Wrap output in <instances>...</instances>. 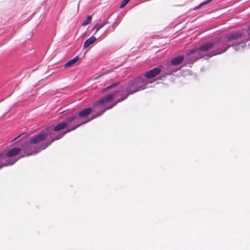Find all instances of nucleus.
<instances>
[{
	"label": "nucleus",
	"mask_w": 250,
	"mask_h": 250,
	"mask_svg": "<svg viewBox=\"0 0 250 250\" xmlns=\"http://www.w3.org/2000/svg\"><path fill=\"white\" fill-rule=\"evenodd\" d=\"M47 134L40 132L30 137L28 140L25 141L21 146V151L22 153L18 157L19 159L23 157H28L36 155L42 150L49 146L54 140H46L39 146L37 145L47 138Z\"/></svg>",
	"instance_id": "1"
},
{
	"label": "nucleus",
	"mask_w": 250,
	"mask_h": 250,
	"mask_svg": "<svg viewBox=\"0 0 250 250\" xmlns=\"http://www.w3.org/2000/svg\"><path fill=\"white\" fill-rule=\"evenodd\" d=\"M149 83L145 82L142 77H138L125 83L120 87L118 91H114L113 92H117L115 96L120 92H123V93L126 94L128 96L138 91L147 88Z\"/></svg>",
	"instance_id": "2"
},
{
	"label": "nucleus",
	"mask_w": 250,
	"mask_h": 250,
	"mask_svg": "<svg viewBox=\"0 0 250 250\" xmlns=\"http://www.w3.org/2000/svg\"><path fill=\"white\" fill-rule=\"evenodd\" d=\"M246 35H247L248 38L250 41V25L247 29H243L235 32L231 33L229 34L226 35L224 38L220 39L219 41L221 42V45L222 44V45L224 46V49L222 51L215 52L214 53L210 55L209 57L215 54H222L226 52L232 45V44L229 43L231 41L238 39H241L243 37H244V39L246 38V39H247Z\"/></svg>",
	"instance_id": "3"
},
{
	"label": "nucleus",
	"mask_w": 250,
	"mask_h": 250,
	"mask_svg": "<svg viewBox=\"0 0 250 250\" xmlns=\"http://www.w3.org/2000/svg\"><path fill=\"white\" fill-rule=\"evenodd\" d=\"M117 92H111L99 99L92 104L91 106L85 108L80 111L78 114L79 118H84L88 116L93 111H96V108L100 104H105L111 102L115 97Z\"/></svg>",
	"instance_id": "4"
},
{
	"label": "nucleus",
	"mask_w": 250,
	"mask_h": 250,
	"mask_svg": "<svg viewBox=\"0 0 250 250\" xmlns=\"http://www.w3.org/2000/svg\"><path fill=\"white\" fill-rule=\"evenodd\" d=\"M64 123H66V126H69L70 128H67L65 130H62L57 136L54 138V141L58 140L62 138L65 134L75 130L80 126L84 125L83 120L76 114L66 117L65 119Z\"/></svg>",
	"instance_id": "5"
},
{
	"label": "nucleus",
	"mask_w": 250,
	"mask_h": 250,
	"mask_svg": "<svg viewBox=\"0 0 250 250\" xmlns=\"http://www.w3.org/2000/svg\"><path fill=\"white\" fill-rule=\"evenodd\" d=\"M225 37L219 38V39L216 40L215 42H206V43L203 44V45H202L199 47V49L202 52H206V51L209 50L211 48H212L216 44H218L217 46V48L215 50H213L212 51H211V52L209 53L207 55H206L205 56V57H206L205 58V59L206 60L213 56V55H212L211 57H209V56L210 55H211V54L214 53L215 52H217L218 51H222L224 49V46L223 45H222V44L221 45V42L219 40H220V39H221L222 38H224ZM218 54H217V55H218ZM215 55H217V54H215ZM214 56H215V55H214Z\"/></svg>",
	"instance_id": "6"
},
{
	"label": "nucleus",
	"mask_w": 250,
	"mask_h": 250,
	"mask_svg": "<svg viewBox=\"0 0 250 250\" xmlns=\"http://www.w3.org/2000/svg\"><path fill=\"white\" fill-rule=\"evenodd\" d=\"M159 67H161V74L160 75V79L161 80H164L167 76L170 75L180 69L173 66L169 62L159 65Z\"/></svg>",
	"instance_id": "7"
},
{
	"label": "nucleus",
	"mask_w": 250,
	"mask_h": 250,
	"mask_svg": "<svg viewBox=\"0 0 250 250\" xmlns=\"http://www.w3.org/2000/svg\"><path fill=\"white\" fill-rule=\"evenodd\" d=\"M66 124L62 121L58 125H57L53 128L47 127L45 129V130L41 132L42 133H45L47 134V138H49L48 140H52L55 138L57 135H55L54 134L55 132H58L65 129L66 127Z\"/></svg>",
	"instance_id": "8"
},
{
	"label": "nucleus",
	"mask_w": 250,
	"mask_h": 250,
	"mask_svg": "<svg viewBox=\"0 0 250 250\" xmlns=\"http://www.w3.org/2000/svg\"><path fill=\"white\" fill-rule=\"evenodd\" d=\"M18 160L19 158H8L6 157L5 152H2L0 154V169L4 167L14 165Z\"/></svg>",
	"instance_id": "9"
},
{
	"label": "nucleus",
	"mask_w": 250,
	"mask_h": 250,
	"mask_svg": "<svg viewBox=\"0 0 250 250\" xmlns=\"http://www.w3.org/2000/svg\"><path fill=\"white\" fill-rule=\"evenodd\" d=\"M244 37L241 39H238L231 41L229 43L232 44V45L229 47V48L231 46H232L235 51H237L240 47L242 48L245 47L246 46V42L250 40L249 39L247 35V39H246V38H244Z\"/></svg>",
	"instance_id": "10"
},
{
	"label": "nucleus",
	"mask_w": 250,
	"mask_h": 250,
	"mask_svg": "<svg viewBox=\"0 0 250 250\" xmlns=\"http://www.w3.org/2000/svg\"><path fill=\"white\" fill-rule=\"evenodd\" d=\"M105 104H100L98 107L96 108V111L98 110V112L92 115L91 117L85 120H83L84 124L87 123L95 118L102 115L107 110H109V108L107 105Z\"/></svg>",
	"instance_id": "11"
},
{
	"label": "nucleus",
	"mask_w": 250,
	"mask_h": 250,
	"mask_svg": "<svg viewBox=\"0 0 250 250\" xmlns=\"http://www.w3.org/2000/svg\"><path fill=\"white\" fill-rule=\"evenodd\" d=\"M161 74V67L158 65L157 67H154L146 72V73L141 77L145 80V82L147 83L146 78H153L159 74Z\"/></svg>",
	"instance_id": "12"
},
{
	"label": "nucleus",
	"mask_w": 250,
	"mask_h": 250,
	"mask_svg": "<svg viewBox=\"0 0 250 250\" xmlns=\"http://www.w3.org/2000/svg\"><path fill=\"white\" fill-rule=\"evenodd\" d=\"M186 55L185 60L188 67H191L193 63L199 59V56H195L193 54H189L188 51L186 52Z\"/></svg>",
	"instance_id": "13"
},
{
	"label": "nucleus",
	"mask_w": 250,
	"mask_h": 250,
	"mask_svg": "<svg viewBox=\"0 0 250 250\" xmlns=\"http://www.w3.org/2000/svg\"><path fill=\"white\" fill-rule=\"evenodd\" d=\"M21 151V147H13L9 150L7 152H5V154L8 158H11L18 154Z\"/></svg>",
	"instance_id": "14"
},
{
	"label": "nucleus",
	"mask_w": 250,
	"mask_h": 250,
	"mask_svg": "<svg viewBox=\"0 0 250 250\" xmlns=\"http://www.w3.org/2000/svg\"><path fill=\"white\" fill-rule=\"evenodd\" d=\"M185 60L184 56L183 55H178L176 57L173 58L169 62L171 64L176 67V66L181 64Z\"/></svg>",
	"instance_id": "15"
},
{
	"label": "nucleus",
	"mask_w": 250,
	"mask_h": 250,
	"mask_svg": "<svg viewBox=\"0 0 250 250\" xmlns=\"http://www.w3.org/2000/svg\"><path fill=\"white\" fill-rule=\"evenodd\" d=\"M201 52L202 51L199 49V47H194L188 50V53L189 54H193L195 56H199V59L202 58L203 57H206L205 56L204 57L202 55V54H201Z\"/></svg>",
	"instance_id": "16"
},
{
	"label": "nucleus",
	"mask_w": 250,
	"mask_h": 250,
	"mask_svg": "<svg viewBox=\"0 0 250 250\" xmlns=\"http://www.w3.org/2000/svg\"><path fill=\"white\" fill-rule=\"evenodd\" d=\"M96 40V38L94 36H92L85 41L83 43V48H86L90 45L93 44Z\"/></svg>",
	"instance_id": "17"
},
{
	"label": "nucleus",
	"mask_w": 250,
	"mask_h": 250,
	"mask_svg": "<svg viewBox=\"0 0 250 250\" xmlns=\"http://www.w3.org/2000/svg\"><path fill=\"white\" fill-rule=\"evenodd\" d=\"M127 97H128L127 95H126V94H125V95H122L120 98L118 99L115 103H114L112 104L108 105L107 106L109 108V109H110L113 107L115 106L118 103L123 101L124 100L127 99Z\"/></svg>",
	"instance_id": "18"
},
{
	"label": "nucleus",
	"mask_w": 250,
	"mask_h": 250,
	"mask_svg": "<svg viewBox=\"0 0 250 250\" xmlns=\"http://www.w3.org/2000/svg\"><path fill=\"white\" fill-rule=\"evenodd\" d=\"M80 60L79 56H76L73 59L68 61L64 65V67H70L73 65L76 62H77Z\"/></svg>",
	"instance_id": "19"
},
{
	"label": "nucleus",
	"mask_w": 250,
	"mask_h": 250,
	"mask_svg": "<svg viewBox=\"0 0 250 250\" xmlns=\"http://www.w3.org/2000/svg\"><path fill=\"white\" fill-rule=\"evenodd\" d=\"M108 23V21H105L103 23H102V24L99 25L98 23H97L96 24H95L93 27V28H95L96 30H95V32L94 33V34H95L97 32H98V31L101 29L102 28H103L104 25H105L106 24H107V23Z\"/></svg>",
	"instance_id": "20"
},
{
	"label": "nucleus",
	"mask_w": 250,
	"mask_h": 250,
	"mask_svg": "<svg viewBox=\"0 0 250 250\" xmlns=\"http://www.w3.org/2000/svg\"><path fill=\"white\" fill-rule=\"evenodd\" d=\"M119 83H120L119 82H117V83H114L111 84L110 85L106 86V87H105L102 90V93H105L106 91H107L108 90H109V89H111L115 87V86L119 85Z\"/></svg>",
	"instance_id": "21"
},
{
	"label": "nucleus",
	"mask_w": 250,
	"mask_h": 250,
	"mask_svg": "<svg viewBox=\"0 0 250 250\" xmlns=\"http://www.w3.org/2000/svg\"><path fill=\"white\" fill-rule=\"evenodd\" d=\"M91 21H92V17H91V16H87V17H86V20H84L83 22V23H82V25L83 26H86L87 24L90 23Z\"/></svg>",
	"instance_id": "22"
},
{
	"label": "nucleus",
	"mask_w": 250,
	"mask_h": 250,
	"mask_svg": "<svg viewBox=\"0 0 250 250\" xmlns=\"http://www.w3.org/2000/svg\"><path fill=\"white\" fill-rule=\"evenodd\" d=\"M213 0H206L202 3H201L199 5H198V6H196L195 7H194V10H197L198 9H199L200 7L208 4V3H209L210 2L212 1Z\"/></svg>",
	"instance_id": "23"
},
{
	"label": "nucleus",
	"mask_w": 250,
	"mask_h": 250,
	"mask_svg": "<svg viewBox=\"0 0 250 250\" xmlns=\"http://www.w3.org/2000/svg\"><path fill=\"white\" fill-rule=\"evenodd\" d=\"M26 133H22L20 135H19L18 136H17V137L15 138L13 140H12V142L13 143H18V142H19L20 141V140L23 137H24V136H26Z\"/></svg>",
	"instance_id": "24"
},
{
	"label": "nucleus",
	"mask_w": 250,
	"mask_h": 250,
	"mask_svg": "<svg viewBox=\"0 0 250 250\" xmlns=\"http://www.w3.org/2000/svg\"><path fill=\"white\" fill-rule=\"evenodd\" d=\"M117 26V23L116 22H114L111 25L109 26L108 28L109 31H114V29Z\"/></svg>",
	"instance_id": "25"
},
{
	"label": "nucleus",
	"mask_w": 250,
	"mask_h": 250,
	"mask_svg": "<svg viewBox=\"0 0 250 250\" xmlns=\"http://www.w3.org/2000/svg\"><path fill=\"white\" fill-rule=\"evenodd\" d=\"M1 154V153H0V154Z\"/></svg>",
	"instance_id": "26"
}]
</instances>
